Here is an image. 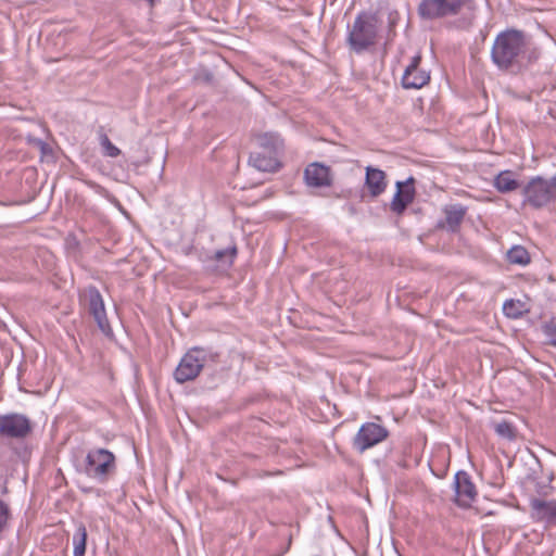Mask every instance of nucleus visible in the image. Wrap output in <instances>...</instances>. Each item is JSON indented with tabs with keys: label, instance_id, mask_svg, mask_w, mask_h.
Listing matches in <instances>:
<instances>
[{
	"label": "nucleus",
	"instance_id": "obj_27",
	"mask_svg": "<svg viewBox=\"0 0 556 556\" xmlns=\"http://www.w3.org/2000/svg\"><path fill=\"white\" fill-rule=\"evenodd\" d=\"M544 334L548 339V343L553 346H556V326L555 325H545L543 328Z\"/></svg>",
	"mask_w": 556,
	"mask_h": 556
},
{
	"label": "nucleus",
	"instance_id": "obj_5",
	"mask_svg": "<svg viewBox=\"0 0 556 556\" xmlns=\"http://www.w3.org/2000/svg\"><path fill=\"white\" fill-rule=\"evenodd\" d=\"M523 204L530 205L535 210L547 206L556 200V187L553 184V177L547 180L541 176L530 179L522 189Z\"/></svg>",
	"mask_w": 556,
	"mask_h": 556
},
{
	"label": "nucleus",
	"instance_id": "obj_15",
	"mask_svg": "<svg viewBox=\"0 0 556 556\" xmlns=\"http://www.w3.org/2000/svg\"><path fill=\"white\" fill-rule=\"evenodd\" d=\"M445 218L438 224L439 228L447 229L450 232H457L465 218L467 208L462 204L446 205L443 210Z\"/></svg>",
	"mask_w": 556,
	"mask_h": 556
},
{
	"label": "nucleus",
	"instance_id": "obj_17",
	"mask_svg": "<svg viewBox=\"0 0 556 556\" xmlns=\"http://www.w3.org/2000/svg\"><path fill=\"white\" fill-rule=\"evenodd\" d=\"M365 185L371 197H379L387 188L386 173L379 168L367 166Z\"/></svg>",
	"mask_w": 556,
	"mask_h": 556
},
{
	"label": "nucleus",
	"instance_id": "obj_16",
	"mask_svg": "<svg viewBox=\"0 0 556 556\" xmlns=\"http://www.w3.org/2000/svg\"><path fill=\"white\" fill-rule=\"evenodd\" d=\"M277 155L260 150L250 154L249 164L261 172H276L280 167Z\"/></svg>",
	"mask_w": 556,
	"mask_h": 556
},
{
	"label": "nucleus",
	"instance_id": "obj_11",
	"mask_svg": "<svg viewBox=\"0 0 556 556\" xmlns=\"http://www.w3.org/2000/svg\"><path fill=\"white\" fill-rule=\"evenodd\" d=\"M414 184V177H408L405 181H396V192L390 204V208L393 213L401 215L406 207L413 203L416 194Z\"/></svg>",
	"mask_w": 556,
	"mask_h": 556
},
{
	"label": "nucleus",
	"instance_id": "obj_2",
	"mask_svg": "<svg viewBox=\"0 0 556 556\" xmlns=\"http://www.w3.org/2000/svg\"><path fill=\"white\" fill-rule=\"evenodd\" d=\"M219 353L203 346L190 348L181 357L175 371L174 379L177 383L193 381L199 377L207 362L217 363Z\"/></svg>",
	"mask_w": 556,
	"mask_h": 556
},
{
	"label": "nucleus",
	"instance_id": "obj_18",
	"mask_svg": "<svg viewBox=\"0 0 556 556\" xmlns=\"http://www.w3.org/2000/svg\"><path fill=\"white\" fill-rule=\"evenodd\" d=\"M494 187L501 193L511 192L519 188V181L511 170H503L494 178Z\"/></svg>",
	"mask_w": 556,
	"mask_h": 556
},
{
	"label": "nucleus",
	"instance_id": "obj_28",
	"mask_svg": "<svg viewBox=\"0 0 556 556\" xmlns=\"http://www.w3.org/2000/svg\"><path fill=\"white\" fill-rule=\"evenodd\" d=\"M204 78H205V80H206V81H208V83H210V81H212V79H213V75H212L211 73H205Z\"/></svg>",
	"mask_w": 556,
	"mask_h": 556
},
{
	"label": "nucleus",
	"instance_id": "obj_6",
	"mask_svg": "<svg viewBox=\"0 0 556 556\" xmlns=\"http://www.w3.org/2000/svg\"><path fill=\"white\" fill-rule=\"evenodd\" d=\"M470 0H421L417 12L422 20L434 21L460 14Z\"/></svg>",
	"mask_w": 556,
	"mask_h": 556
},
{
	"label": "nucleus",
	"instance_id": "obj_14",
	"mask_svg": "<svg viewBox=\"0 0 556 556\" xmlns=\"http://www.w3.org/2000/svg\"><path fill=\"white\" fill-rule=\"evenodd\" d=\"M420 61L421 56L415 55L406 67L402 77V85L405 89H419L429 83L430 75L419 68Z\"/></svg>",
	"mask_w": 556,
	"mask_h": 556
},
{
	"label": "nucleus",
	"instance_id": "obj_25",
	"mask_svg": "<svg viewBox=\"0 0 556 556\" xmlns=\"http://www.w3.org/2000/svg\"><path fill=\"white\" fill-rule=\"evenodd\" d=\"M495 432L505 439L514 440L516 437L515 429L511 424L502 421L495 425Z\"/></svg>",
	"mask_w": 556,
	"mask_h": 556
},
{
	"label": "nucleus",
	"instance_id": "obj_26",
	"mask_svg": "<svg viewBox=\"0 0 556 556\" xmlns=\"http://www.w3.org/2000/svg\"><path fill=\"white\" fill-rule=\"evenodd\" d=\"M27 143L34 148L39 149L42 156H46V155H49L52 153V148L50 147V144L45 142L42 139L28 136Z\"/></svg>",
	"mask_w": 556,
	"mask_h": 556
},
{
	"label": "nucleus",
	"instance_id": "obj_22",
	"mask_svg": "<svg viewBox=\"0 0 556 556\" xmlns=\"http://www.w3.org/2000/svg\"><path fill=\"white\" fill-rule=\"evenodd\" d=\"M507 260L510 264L525 266L530 263V254L523 247L515 245L507 252Z\"/></svg>",
	"mask_w": 556,
	"mask_h": 556
},
{
	"label": "nucleus",
	"instance_id": "obj_4",
	"mask_svg": "<svg viewBox=\"0 0 556 556\" xmlns=\"http://www.w3.org/2000/svg\"><path fill=\"white\" fill-rule=\"evenodd\" d=\"M378 35L377 18L368 12H361L354 20L348 33L346 41L350 48L361 53L376 43Z\"/></svg>",
	"mask_w": 556,
	"mask_h": 556
},
{
	"label": "nucleus",
	"instance_id": "obj_3",
	"mask_svg": "<svg viewBox=\"0 0 556 556\" xmlns=\"http://www.w3.org/2000/svg\"><path fill=\"white\" fill-rule=\"evenodd\" d=\"M117 470L116 456L113 452L94 447L87 452L83 472L100 484L106 483Z\"/></svg>",
	"mask_w": 556,
	"mask_h": 556
},
{
	"label": "nucleus",
	"instance_id": "obj_9",
	"mask_svg": "<svg viewBox=\"0 0 556 556\" xmlns=\"http://www.w3.org/2000/svg\"><path fill=\"white\" fill-rule=\"evenodd\" d=\"M389 437V430L376 422H365L361 426L353 439V446L363 453L381 443Z\"/></svg>",
	"mask_w": 556,
	"mask_h": 556
},
{
	"label": "nucleus",
	"instance_id": "obj_1",
	"mask_svg": "<svg viewBox=\"0 0 556 556\" xmlns=\"http://www.w3.org/2000/svg\"><path fill=\"white\" fill-rule=\"evenodd\" d=\"M527 49L525 33L506 29L497 34L491 48V60L502 71H515L522 66Z\"/></svg>",
	"mask_w": 556,
	"mask_h": 556
},
{
	"label": "nucleus",
	"instance_id": "obj_19",
	"mask_svg": "<svg viewBox=\"0 0 556 556\" xmlns=\"http://www.w3.org/2000/svg\"><path fill=\"white\" fill-rule=\"evenodd\" d=\"M257 142L261 151L278 154L282 149V140L276 134H263L257 137Z\"/></svg>",
	"mask_w": 556,
	"mask_h": 556
},
{
	"label": "nucleus",
	"instance_id": "obj_13",
	"mask_svg": "<svg viewBox=\"0 0 556 556\" xmlns=\"http://www.w3.org/2000/svg\"><path fill=\"white\" fill-rule=\"evenodd\" d=\"M304 179L308 187L314 188L330 187L333 181L331 168L319 162L306 166Z\"/></svg>",
	"mask_w": 556,
	"mask_h": 556
},
{
	"label": "nucleus",
	"instance_id": "obj_10",
	"mask_svg": "<svg viewBox=\"0 0 556 556\" xmlns=\"http://www.w3.org/2000/svg\"><path fill=\"white\" fill-rule=\"evenodd\" d=\"M531 517L534 521L544 523L546 528L556 527V500L531 498Z\"/></svg>",
	"mask_w": 556,
	"mask_h": 556
},
{
	"label": "nucleus",
	"instance_id": "obj_23",
	"mask_svg": "<svg viewBox=\"0 0 556 556\" xmlns=\"http://www.w3.org/2000/svg\"><path fill=\"white\" fill-rule=\"evenodd\" d=\"M99 141L105 156L117 157L121 154V150L112 143L106 134L100 132Z\"/></svg>",
	"mask_w": 556,
	"mask_h": 556
},
{
	"label": "nucleus",
	"instance_id": "obj_8",
	"mask_svg": "<svg viewBox=\"0 0 556 556\" xmlns=\"http://www.w3.org/2000/svg\"><path fill=\"white\" fill-rule=\"evenodd\" d=\"M80 301L84 302L89 314L96 320L99 329L105 334H112V328L106 317L102 295L96 286H88L80 293Z\"/></svg>",
	"mask_w": 556,
	"mask_h": 556
},
{
	"label": "nucleus",
	"instance_id": "obj_7",
	"mask_svg": "<svg viewBox=\"0 0 556 556\" xmlns=\"http://www.w3.org/2000/svg\"><path fill=\"white\" fill-rule=\"evenodd\" d=\"M33 432L30 419L17 413L0 415V439L23 441Z\"/></svg>",
	"mask_w": 556,
	"mask_h": 556
},
{
	"label": "nucleus",
	"instance_id": "obj_21",
	"mask_svg": "<svg viewBox=\"0 0 556 556\" xmlns=\"http://www.w3.org/2000/svg\"><path fill=\"white\" fill-rule=\"evenodd\" d=\"M526 312L525 303L520 300L510 299L506 300L503 304V313L508 318H520Z\"/></svg>",
	"mask_w": 556,
	"mask_h": 556
},
{
	"label": "nucleus",
	"instance_id": "obj_12",
	"mask_svg": "<svg viewBox=\"0 0 556 556\" xmlns=\"http://www.w3.org/2000/svg\"><path fill=\"white\" fill-rule=\"evenodd\" d=\"M455 503L462 508H468L476 500L477 490L466 471H458L455 475Z\"/></svg>",
	"mask_w": 556,
	"mask_h": 556
},
{
	"label": "nucleus",
	"instance_id": "obj_29",
	"mask_svg": "<svg viewBox=\"0 0 556 556\" xmlns=\"http://www.w3.org/2000/svg\"><path fill=\"white\" fill-rule=\"evenodd\" d=\"M146 1H147V2L149 3V5L152 8V7H154V5H155V3H156V1H157V0H146Z\"/></svg>",
	"mask_w": 556,
	"mask_h": 556
},
{
	"label": "nucleus",
	"instance_id": "obj_24",
	"mask_svg": "<svg viewBox=\"0 0 556 556\" xmlns=\"http://www.w3.org/2000/svg\"><path fill=\"white\" fill-rule=\"evenodd\" d=\"M237 255V247L232 245L227 249L218 250L214 253L213 260L216 262L227 263L231 265Z\"/></svg>",
	"mask_w": 556,
	"mask_h": 556
},
{
	"label": "nucleus",
	"instance_id": "obj_20",
	"mask_svg": "<svg viewBox=\"0 0 556 556\" xmlns=\"http://www.w3.org/2000/svg\"><path fill=\"white\" fill-rule=\"evenodd\" d=\"M87 545V529L84 523H78L73 534L74 556H85Z\"/></svg>",
	"mask_w": 556,
	"mask_h": 556
}]
</instances>
